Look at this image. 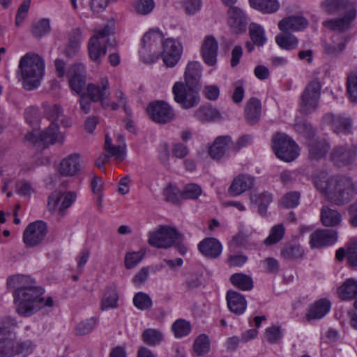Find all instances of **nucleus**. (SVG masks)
<instances>
[{
  "label": "nucleus",
  "instance_id": "nucleus-1",
  "mask_svg": "<svg viewBox=\"0 0 357 357\" xmlns=\"http://www.w3.org/2000/svg\"><path fill=\"white\" fill-rule=\"evenodd\" d=\"M7 286L15 289L13 292L16 312L21 316L30 317L45 306L52 307V297H43L44 289L36 285V281L28 276L15 275L7 279Z\"/></svg>",
  "mask_w": 357,
  "mask_h": 357
},
{
  "label": "nucleus",
  "instance_id": "nucleus-2",
  "mask_svg": "<svg viewBox=\"0 0 357 357\" xmlns=\"http://www.w3.org/2000/svg\"><path fill=\"white\" fill-rule=\"evenodd\" d=\"M314 183L327 201L334 206H345L357 195V182L348 176H317L314 178Z\"/></svg>",
  "mask_w": 357,
  "mask_h": 357
},
{
  "label": "nucleus",
  "instance_id": "nucleus-3",
  "mask_svg": "<svg viewBox=\"0 0 357 357\" xmlns=\"http://www.w3.org/2000/svg\"><path fill=\"white\" fill-rule=\"evenodd\" d=\"M19 69L23 79L24 88L32 90L38 87L43 77L45 63L39 55L27 53L21 58Z\"/></svg>",
  "mask_w": 357,
  "mask_h": 357
},
{
  "label": "nucleus",
  "instance_id": "nucleus-4",
  "mask_svg": "<svg viewBox=\"0 0 357 357\" xmlns=\"http://www.w3.org/2000/svg\"><path fill=\"white\" fill-rule=\"evenodd\" d=\"M163 42L164 35L158 29L147 31L142 39V47L139 50L142 60L147 63L156 61L162 54Z\"/></svg>",
  "mask_w": 357,
  "mask_h": 357
},
{
  "label": "nucleus",
  "instance_id": "nucleus-5",
  "mask_svg": "<svg viewBox=\"0 0 357 357\" xmlns=\"http://www.w3.org/2000/svg\"><path fill=\"white\" fill-rule=\"evenodd\" d=\"M272 142L274 153L281 160L291 162L299 155L298 146L286 134H275Z\"/></svg>",
  "mask_w": 357,
  "mask_h": 357
},
{
  "label": "nucleus",
  "instance_id": "nucleus-6",
  "mask_svg": "<svg viewBox=\"0 0 357 357\" xmlns=\"http://www.w3.org/2000/svg\"><path fill=\"white\" fill-rule=\"evenodd\" d=\"M172 93L175 102L185 109L197 106L200 101L197 88L186 85L182 82H177L174 84Z\"/></svg>",
  "mask_w": 357,
  "mask_h": 357
},
{
  "label": "nucleus",
  "instance_id": "nucleus-7",
  "mask_svg": "<svg viewBox=\"0 0 357 357\" xmlns=\"http://www.w3.org/2000/svg\"><path fill=\"white\" fill-rule=\"evenodd\" d=\"M321 90V84L317 78L312 79L306 85L301 96L300 107L303 113L310 114L317 108Z\"/></svg>",
  "mask_w": 357,
  "mask_h": 357
},
{
  "label": "nucleus",
  "instance_id": "nucleus-8",
  "mask_svg": "<svg viewBox=\"0 0 357 357\" xmlns=\"http://www.w3.org/2000/svg\"><path fill=\"white\" fill-rule=\"evenodd\" d=\"M178 236L176 229L168 226H160L155 231L149 233L148 243L153 247L167 249L174 244Z\"/></svg>",
  "mask_w": 357,
  "mask_h": 357
},
{
  "label": "nucleus",
  "instance_id": "nucleus-9",
  "mask_svg": "<svg viewBox=\"0 0 357 357\" xmlns=\"http://www.w3.org/2000/svg\"><path fill=\"white\" fill-rule=\"evenodd\" d=\"M149 116L154 122L165 124L174 119V112L169 105L162 100L151 102L147 107Z\"/></svg>",
  "mask_w": 357,
  "mask_h": 357
},
{
  "label": "nucleus",
  "instance_id": "nucleus-10",
  "mask_svg": "<svg viewBox=\"0 0 357 357\" xmlns=\"http://www.w3.org/2000/svg\"><path fill=\"white\" fill-rule=\"evenodd\" d=\"M47 233V224L42 220L30 223L23 233V242L27 247H35L42 243Z\"/></svg>",
  "mask_w": 357,
  "mask_h": 357
},
{
  "label": "nucleus",
  "instance_id": "nucleus-11",
  "mask_svg": "<svg viewBox=\"0 0 357 357\" xmlns=\"http://www.w3.org/2000/svg\"><path fill=\"white\" fill-rule=\"evenodd\" d=\"M356 15V8L349 9L344 12L343 15L325 20L322 24L331 31L343 33L351 29Z\"/></svg>",
  "mask_w": 357,
  "mask_h": 357
},
{
  "label": "nucleus",
  "instance_id": "nucleus-12",
  "mask_svg": "<svg viewBox=\"0 0 357 357\" xmlns=\"http://www.w3.org/2000/svg\"><path fill=\"white\" fill-rule=\"evenodd\" d=\"M183 52L182 44L172 38L164 40L160 56L166 66H175L181 59Z\"/></svg>",
  "mask_w": 357,
  "mask_h": 357
},
{
  "label": "nucleus",
  "instance_id": "nucleus-13",
  "mask_svg": "<svg viewBox=\"0 0 357 357\" xmlns=\"http://www.w3.org/2000/svg\"><path fill=\"white\" fill-rule=\"evenodd\" d=\"M86 90L88 96L93 102H100L103 108L109 107L110 91L107 78H101L97 84H89Z\"/></svg>",
  "mask_w": 357,
  "mask_h": 357
},
{
  "label": "nucleus",
  "instance_id": "nucleus-14",
  "mask_svg": "<svg viewBox=\"0 0 357 357\" xmlns=\"http://www.w3.org/2000/svg\"><path fill=\"white\" fill-rule=\"evenodd\" d=\"M34 348L35 345L32 341L29 340L16 341L15 335H14V337L3 350L0 357H14L15 356L26 357L33 352Z\"/></svg>",
  "mask_w": 357,
  "mask_h": 357
},
{
  "label": "nucleus",
  "instance_id": "nucleus-15",
  "mask_svg": "<svg viewBox=\"0 0 357 357\" xmlns=\"http://www.w3.org/2000/svg\"><path fill=\"white\" fill-rule=\"evenodd\" d=\"M337 240V231L332 229H320L311 234L310 244L312 248H321L334 244Z\"/></svg>",
  "mask_w": 357,
  "mask_h": 357
},
{
  "label": "nucleus",
  "instance_id": "nucleus-16",
  "mask_svg": "<svg viewBox=\"0 0 357 357\" xmlns=\"http://www.w3.org/2000/svg\"><path fill=\"white\" fill-rule=\"evenodd\" d=\"M308 157L312 160L319 161L324 158L330 149V143L324 137H317L306 142Z\"/></svg>",
  "mask_w": 357,
  "mask_h": 357
},
{
  "label": "nucleus",
  "instance_id": "nucleus-17",
  "mask_svg": "<svg viewBox=\"0 0 357 357\" xmlns=\"http://www.w3.org/2000/svg\"><path fill=\"white\" fill-rule=\"evenodd\" d=\"M323 120L325 123L331 127L334 132L337 134H349L351 132L352 120L349 117L328 113L324 115Z\"/></svg>",
  "mask_w": 357,
  "mask_h": 357
},
{
  "label": "nucleus",
  "instance_id": "nucleus-18",
  "mask_svg": "<svg viewBox=\"0 0 357 357\" xmlns=\"http://www.w3.org/2000/svg\"><path fill=\"white\" fill-rule=\"evenodd\" d=\"M85 67L82 64L72 66L68 72L69 84L73 91L80 93L86 84Z\"/></svg>",
  "mask_w": 357,
  "mask_h": 357
},
{
  "label": "nucleus",
  "instance_id": "nucleus-19",
  "mask_svg": "<svg viewBox=\"0 0 357 357\" xmlns=\"http://www.w3.org/2000/svg\"><path fill=\"white\" fill-rule=\"evenodd\" d=\"M355 157V151L348 145L336 146L331 153V160L338 167L349 165L354 161Z\"/></svg>",
  "mask_w": 357,
  "mask_h": 357
},
{
  "label": "nucleus",
  "instance_id": "nucleus-20",
  "mask_svg": "<svg viewBox=\"0 0 357 357\" xmlns=\"http://www.w3.org/2000/svg\"><path fill=\"white\" fill-rule=\"evenodd\" d=\"M255 184V178L246 174H241L234 178L228 193L231 197H236L251 189Z\"/></svg>",
  "mask_w": 357,
  "mask_h": 357
},
{
  "label": "nucleus",
  "instance_id": "nucleus-21",
  "mask_svg": "<svg viewBox=\"0 0 357 357\" xmlns=\"http://www.w3.org/2000/svg\"><path fill=\"white\" fill-rule=\"evenodd\" d=\"M218 43L212 36H207L203 41L201 54L205 63L210 66H214L217 62Z\"/></svg>",
  "mask_w": 357,
  "mask_h": 357
},
{
  "label": "nucleus",
  "instance_id": "nucleus-22",
  "mask_svg": "<svg viewBox=\"0 0 357 357\" xmlns=\"http://www.w3.org/2000/svg\"><path fill=\"white\" fill-rule=\"evenodd\" d=\"M81 155L79 153H71L64 158L59 164V172L63 176H73L81 168Z\"/></svg>",
  "mask_w": 357,
  "mask_h": 357
},
{
  "label": "nucleus",
  "instance_id": "nucleus-23",
  "mask_svg": "<svg viewBox=\"0 0 357 357\" xmlns=\"http://www.w3.org/2000/svg\"><path fill=\"white\" fill-rule=\"evenodd\" d=\"M198 250L206 257L216 259L222 253V246L215 238L208 237L201 241L198 245Z\"/></svg>",
  "mask_w": 357,
  "mask_h": 357
},
{
  "label": "nucleus",
  "instance_id": "nucleus-24",
  "mask_svg": "<svg viewBox=\"0 0 357 357\" xmlns=\"http://www.w3.org/2000/svg\"><path fill=\"white\" fill-rule=\"evenodd\" d=\"M232 140L230 136L223 135L216 137L208 149L209 155L214 160H220L225 156L227 150L231 149Z\"/></svg>",
  "mask_w": 357,
  "mask_h": 357
},
{
  "label": "nucleus",
  "instance_id": "nucleus-25",
  "mask_svg": "<svg viewBox=\"0 0 357 357\" xmlns=\"http://www.w3.org/2000/svg\"><path fill=\"white\" fill-rule=\"evenodd\" d=\"M321 9L329 15L356 8L355 2L350 0H324L321 2Z\"/></svg>",
  "mask_w": 357,
  "mask_h": 357
},
{
  "label": "nucleus",
  "instance_id": "nucleus-26",
  "mask_svg": "<svg viewBox=\"0 0 357 357\" xmlns=\"http://www.w3.org/2000/svg\"><path fill=\"white\" fill-rule=\"evenodd\" d=\"M308 25L307 20L303 16H290L281 20L278 28L283 32L298 31L305 29Z\"/></svg>",
  "mask_w": 357,
  "mask_h": 357
},
{
  "label": "nucleus",
  "instance_id": "nucleus-27",
  "mask_svg": "<svg viewBox=\"0 0 357 357\" xmlns=\"http://www.w3.org/2000/svg\"><path fill=\"white\" fill-rule=\"evenodd\" d=\"M226 300L229 310L236 315L242 314L246 310L247 302L245 297L236 291L229 290Z\"/></svg>",
  "mask_w": 357,
  "mask_h": 357
},
{
  "label": "nucleus",
  "instance_id": "nucleus-28",
  "mask_svg": "<svg viewBox=\"0 0 357 357\" xmlns=\"http://www.w3.org/2000/svg\"><path fill=\"white\" fill-rule=\"evenodd\" d=\"M261 105L257 98H251L246 102L245 107V118L250 125L257 123L260 119Z\"/></svg>",
  "mask_w": 357,
  "mask_h": 357
},
{
  "label": "nucleus",
  "instance_id": "nucleus-29",
  "mask_svg": "<svg viewBox=\"0 0 357 357\" xmlns=\"http://www.w3.org/2000/svg\"><path fill=\"white\" fill-rule=\"evenodd\" d=\"M202 76V67L199 62L190 61L188 63L185 73V84L197 87Z\"/></svg>",
  "mask_w": 357,
  "mask_h": 357
},
{
  "label": "nucleus",
  "instance_id": "nucleus-30",
  "mask_svg": "<svg viewBox=\"0 0 357 357\" xmlns=\"http://www.w3.org/2000/svg\"><path fill=\"white\" fill-rule=\"evenodd\" d=\"M82 40V31L79 28L73 29L68 36V43L63 51L68 58H73L78 53Z\"/></svg>",
  "mask_w": 357,
  "mask_h": 357
},
{
  "label": "nucleus",
  "instance_id": "nucleus-31",
  "mask_svg": "<svg viewBox=\"0 0 357 357\" xmlns=\"http://www.w3.org/2000/svg\"><path fill=\"white\" fill-rule=\"evenodd\" d=\"M250 200L252 204L258 206L259 214L261 216H266L268 206L273 202V195L267 191L261 193H250Z\"/></svg>",
  "mask_w": 357,
  "mask_h": 357
},
{
  "label": "nucleus",
  "instance_id": "nucleus-32",
  "mask_svg": "<svg viewBox=\"0 0 357 357\" xmlns=\"http://www.w3.org/2000/svg\"><path fill=\"white\" fill-rule=\"evenodd\" d=\"M331 303L326 298H321L312 305L306 314L307 320L319 319L324 317L330 310Z\"/></svg>",
  "mask_w": 357,
  "mask_h": 357
},
{
  "label": "nucleus",
  "instance_id": "nucleus-33",
  "mask_svg": "<svg viewBox=\"0 0 357 357\" xmlns=\"http://www.w3.org/2000/svg\"><path fill=\"white\" fill-rule=\"evenodd\" d=\"M228 23L235 31L245 29L247 22L245 15L241 9L237 7H231L228 10Z\"/></svg>",
  "mask_w": 357,
  "mask_h": 357
},
{
  "label": "nucleus",
  "instance_id": "nucleus-34",
  "mask_svg": "<svg viewBox=\"0 0 357 357\" xmlns=\"http://www.w3.org/2000/svg\"><path fill=\"white\" fill-rule=\"evenodd\" d=\"M194 116L201 122L220 121V112L211 105H205L199 107L194 113Z\"/></svg>",
  "mask_w": 357,
  "mask_h": 357
},
{
  "label": "nucleus",
  "instance_id": "nucleus-35",
  "mask_svg": "<svg viewBox=\"0 0 357 357\" xmlns=\"http://www.w3.org/2000/svg\"><path fill=\"white\" fill-rule=\"evenodd\" d=\"M321 221L326 227H335L342 221L341 213L328 206H323L321 208Z\"/></svg>",
  "mask_w": 357,
  "mask_h": 357
},
{
  "label": "nucleus",
  "instance_id": "nucleus-36",
  "mask_svg": "<svg viewBox=\"0 0 357 357\" xmlns=\"http://www.w3.org/2000/svg\"><path fill=\"white\" fill-rule=\"evenodd\" d=\"M88 51L90 59L99 63L102 57L107 53L106 47L102 45L100 40L97 36H92L88 43Z\"/></svg>",
  "mask_w": 357,
  "mask_h": 357
},
{
  "label": "nucleus",
  "instance_id": "nucleus-37",
  "mask_svg": "<svg viewBox=\"0 0 357 357\" xmlns=\"http://www.w3.org/2000/svg\"><path fill=\"white\" fill-rule=\"evenodd\" d=\"M347 40L344 37H341L340 41L335 43L334 38L331 43H324L322 45L323 53L329 58H337L344 51Z\"/></svg>",
  "mask_w": 357,
  "mask_h": 357
},
{
  "label": "nucleus",
  "instance_id": "nucleus-38",
  "mask_svg": "<svg viewBox=\"0 0 357 357\" xmlns=\"http://www.w3.org/2000/svg\"><path fill=\"white\" fill-rule=\"evenodd\" d=\"M63 137L59 131L57 123L51 122L50 126L40 134V141L44 144H53L62 142Z\"/></svg>",
  "mask_w": 357,
  "mask_h": 357
},
{
  "label": "nucleus",
  "instance_id": "nucleus-39",
  "mask_svg": "<svg viewBox=\"0 0 357 357\" xmlns=\"http://www.w3.org/2000/svg\"><path fill=\"white\" fill-rule=\"evenodd\" d=\"M339 297L344 301L357 299V281L352 278L345 282L337 289Z\"/></svg>",
  "mask_w": 357,
  "mask_h": 357
},
{
  "label": "nucleus",
  "instance_id": "nucleus-40",
  "mask_svg": "<svg viewBox=\"0 0 357 357\" xmlns=\"http://www.w3.org/2000/svg\"><path fill=\"white\" fill-rule=\"evenodd\" d=\"M250 6L264 14H272L280 8L278 0H249Z\"/></svg>",
  "mask_w": 357,
  "mask_h": 357
},
{
  "label": "nucleus",
  "instance_id": "nucleus-41",
  "mask_svg": "<svg viewBox=\"0 0 357 357\" xmlns=\"http://www.w3.org/2000/svg\"><path fill=\"white\" fill-rule=\"evenodd\" d=\"M233 285L242 291H250L253 288V281L251 277L243 273H234L230 277Z\"/></svg>",
  "mask_w": 357,
  "mask_h": 357
},
{
  "label": "nucleus",
  "instance_id": "nucleus-42",
  "mask_svg": "<svg viewBox=\"0 0 357 357\" xmlns=\"http://www.w3.org/2000/svg\"><path fill=\"white\" fill-rule=\"evenodd\" d=\"M275 42L280 47L286 50H294L298 45V39L294 35L287 32L277 35Z\"/></svg>",
  "mask_w": 357,
  "mask_h": 357
},
{
  "label": "nucleus",
  "instance_id": "nucleus-43",
  "mask_svg": "<svg viewBox=\"0 0 357 357\" xmlns=\"http://www.w3.org/2000/svg\"><path fill=\"white\" fill-rule=\"evenodd\" d=\"M304 253L302 248L296 244H287L281 249V256L286 260H294L300 258Z\"/></svg>",
  "mask_w": 357,
  "mask_h": 357
},
{
  "label": "nucleus",
  "instance_id": "nucleus-44",
  "mask_svg": "<svg viewBox=\"0 0 357 357\" xmlns=\"http://www.w3.org/2000/svg\"><path fill=\"white\" fill-rule=\"evenodd\" d=\"M118 294L115 289L108 287L103 294L101 302V309L107 310L117 307Z\"/></svg>",
  "mask_w": 357,
  "mask_h": 357
},
{
  "label": "nucleus",
  "instance_id": "nucleus-45",
  "mask_svg": "<svg viewBox=\"0 0 357 357\" xmlns=\"http://www.w3.org/2000/svg\"><path fill=\"white\" fill-rule=\"evenodd\" d=\"M249 34L252 43L257 46H263L266 43L264 30L257 24L252 23L250 25Z\"/></svg>",
  "mask_w": 357,
  "mask_h": 357
},
{
  "label": "nucleus",
  "instance_id": "nucleus-46",
  "mask_svg": "<svg viewBox=\"0 0 357 357\" xmlns=\"http://www.w3.org/2000/svg\"><path fill=\"white\" fill-rule=\"evenodd\" d=\"M142 337L143 341L149 346L158 345L163 340L162 333L154 328H148L144 331Z\"/></svg>",
  "mask_w": 357,
  "mask_h": 357
},
{
  "label": "nucleus",
  "instance_id": "nucleus-47",
  "mask_svg": "<svg viewBox=\"0 0 357 357\" xmlns=\"http://www.w3.org/2000/svg\"><path fill=\"white\" fill-rule=\"evenodd\" d=\"M193 349L197 356L207 354L210 349V342L208 336L205 334L199 335L195 340Z\"/></svg>",
  "mask_w": 357,
  "mask_h": 357
},
{
  "label": "nucleus",
  "instance_id": "nucleus-48",
  "mask_svg": "<svg viewBox=\"0 0 357 357\" xmlns=\"http://www.w3.org/2000/svg\"><path fill=\"white\" fill-rule=\"evenodd\" d=\"M347 93L353 102H357V70L351 72L347 77Z\"/></svg>",
  "mask_w": 357,
  "mask_h": 357
},
{
  "label": "nucleus",
  "instance_id": "nucleus-49",
  "mask_svg": "<svg viewBox=\"0 0 357 357\" xmlns=\"http://www.w3.org/2000/svg\"><path fill=\"white\" fill-rule=\"evenodd\" d=\"M133 304L139 310H146L152 307V300L146 293H136L133 297Z\"/></svg>",
  "mask_w": 357,
  "mask_h": 357
},
{
  "label": "nucleus",
  "instance_id": "nucleus-50",
  "mask_svg": "<svg viewBox=\"0 0 357 357\" xmlns=\"http://www.w3.org/2000/svg\"><path fill=\"white\" fill-rule=\"evenodd\" d=\"M50 29V20L43 18L33 24L31 31L34 37L41 38L48 33Z\"/></svg>",
  "mask_w": 357,
  "mask_h": 357
},
{
  "label": "nucleus",
  "instance_id": "nucleus-51",
  "mask_svg": "<svg viewBox=\"0 0 357 357\" xmlns=\"http://www.w3.org/2000/svg\"><path fill=\"white\" fill-rule=\"evenodd\" d=\"M284 234V228L282 225H278L273 227L270 234L264 241V245L268 246L278 243L282 240Z\"/></svg>",
  "mask_w": 357,
  "mask_h": 357
},
{
  "label": "nucleus",
  "instance_id": "nucleus-52",
  "mask_svg": "<svg viewBox=\"0 0 357 357\" xmlns=\"http://www.w3.org/2000/svg\"><path fill=\"white\" fill-rule=\"evenodd\" d=\"M172 328L175 337L181 338L190 333L191 326L188 321L183 319H178L172 324Z\"/></svg>",
  "mask_w": 357,
  "mask_h": 357
},
{
  "label": "nucleus",
  "instance_id": "nucleus-53",
  "mask_svg": "<svg viewBox=\"0 0 357 357\" xmlns=\"http://www.w3.org/2000/svg\"><path fill=\"white\" fill-rule=\"evenodd\" d=\"M132 6L138 14L148 15L155 7L153 0H133Z\"/></svg>",
  "mask_w": 357,
  "mask_h": 357
},
{
  "label": "nucleus",
  "instance_id": "nucleus-54",
  "mask_svg": "<svg viewBox=\"0 0 357 357\" xmlns=\"http://www.w3.org/2000/svg\"><path fill=\"white\" fill-rule=\"evenodd\" d=\"M202 193V190L199 185L195 183H189L184 187L180 197L185 199H197Z\"/></svg>",
  "mask_w": 357,
  "mask_h": 357
},
{
  "label": "nucleus",
  "instance_id": "nucleus-55",
  "mask_svg": "<svg viewBox=\"0 0 357 357\" xmlns=\"http://www.w3.org/2000/svg\"><path fill=\"white\" fill-rule=\"evenodd\" d=\"M43 107L45 116L52 122L55 123L56 121H59L63 116V109L59 105H50L47 103H44Z\"/></svg>",
  "mask_w": 357,
  "mask_h": 357
},
{
  "label": "nucleus",
  "instance_id": "nucleus-56",
  "mask_svg": "<svg viewBox=\"0 0 357 357\" xmlns=\"http://www.w3.org/2000/svg\"><path fill=\"white\" fill-rule=\"evenodd\" d=\"M96 324L97 319L94 317L79 322L75 328L76 335H84L89 333L94 328Z\"/></svg>",
  "mask_w": 357,
  "mask_h": 357
},
{
  "label": "nucleus",
  "instance_id": "nucleus-57",
  "mask_svg": "<svg viewBox=\"0 0 357 357\" xmlns=\"http://www.w3.org/2000/svg\"><path fill=\"white\" fill-rule=\"evenodd\" d=\"M296 131L303 136L307 141H310L311 139H315L316 132L315 129L312 126L311 124L307 122H302L296 125Z\"/></svg>",
  "mask_w": 357,
  "mask_h": 357
},
{
  "label": "nucleus",
  "instance_id": "nucleus-58",
  "mask_svg": "<svg viewBox=\"0 0 357 357\" xmlns=\"http://www.w3.org/2000/svg\"><path fill=\"white\" fill-rule=\"evenodd\" d=\"M300 197L298 192H289L282 197V205L287 208H295L299 204Z\"/></svg>",
  "mask_w": 357,
  "mask_h": 357
},
{
  "label": "nucleus",
  "instance_id": "nucleus-59",
  "mask_svg": "<svg viewBox=\"0 0 357 357\" xmlns=\"http://www.w3.org/2000/svg\"><path fill=\"white\" fill-rule=\"evenodd\" d=\"M24 116L27 123L31 127L37 128L39 125L40 115L38 108L36 107H29L25 109Z\"/></svg>",
  "mask_w": 357,
  "mask_h": 357
},
{
  "label": "nucleus",
  "instance_id": "nucleus-60",
  "mask_svg": "<svg viewBox=\"0 0 357 357\" xmlns=\"http://www.w3.org/2000/svg\"><path fill=\"white\" fill-rule=\"evenodd\" d=\"M144 255V252L142 250L126 253L125 256V267L127 269L134 268L142 261Z\"/></svg>",
  "mask_w": 357,
  "mask_h": 357
},
{
  "label": "nucleus",
  "instance_id": "nucleus-61",
  "mask_svg": "<svg viewBox=\"0 0 357 357\" xmlns=\"http://www.w3.org/2000/svg\"><path fill=\"white\" fill-rule=\"evenodd\" d=\"M265 336L266 340L271 344H275L280 340L282 334L280 326H271L266 330Z\"/></svg>",
  "mask_w": 357,
  "mask_h": 357
},
{
  "label": "nucleus",
  "instance_id": "nucleus-62",
  "mask_svg": "<svg viewBox=\"0 0 357 357\" xmlns=\"http://www.w3.org/2000/svg\"><path fill=\"white\" fill-rule=\"evenodd\" d=\"M30 4L31 0H23L22 3L20 4L15 17V24L17 26H20L26 18L30 8Z\"/></svg>",
  "mask_w": 357,
  "mask_h": 357
},
{
  "label": "nucleus",
  "instance_id": "nucleus-63",
  "mask_svg": "<svg viewBox=\"0 0 357 357\" xmlns=\"http://www.w3.org/2000/svg\"><path fill=\"white\" fill-rule=\"evenodd\" d=\"M181 195L179 190L173 186L171 184H169L163 191V195L165 197V199L171 203H176L178 201V197Z\"/></svg>",
  "mask_w": 357,
  "mask_h": 357
},
{
  "label": "nucleus",
  "instance_id": "nucleus-64",
  "mask_svg": "<svg viewBox=\"0 0 357 357\" xmlns=\"http://www.w3.org/2000/svg\"><path fill=\"white\" fill-rule=\"evenodd\" d=\"M347 258L352 266H357V241L351 243L347 250Z\"/></svg>",
  "mask_w": 357,
  "mask_h": 357
}]
</instances>
